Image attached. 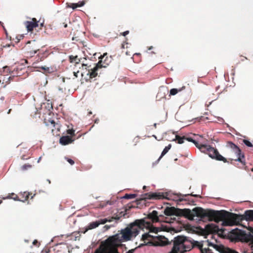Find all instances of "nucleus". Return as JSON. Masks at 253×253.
<instances>
[{
	"instance_id": "1",
	"label": "nucleus",
	"mask_w": 253,
	"mask_h": 253,
	"mask_svg": "<svg viewBox=\"0 0 253 253\" xmlns=\"http://www.w3.org/2000/svg\"><path fill=\"white\" fill-rule=\"evenodd\" d=\"M151 223L145 221V219L135 220L126 228L121 230L120 233L109 237L104 242L107 247L118 252L117 247L120 243L131 240L132 237H136L140 230L150 228Z\"/></svg>"
},
{
	"instance_id": "2",
	"label": "nucleus",
	"mask_w": 253,
	"mask_h": 253,
	"mask_svg": "<svg viewBox=\"0 0 253 253\" xmlns=\"http://www.w3.org/2000/svg\"><path fill=\"white\" fill-rule=\"evenodd\" d=\"M178 216H184L190 220H193L195 216H197L203 220H208L218 222L221 215L219 211L197 207L193 209L192 211L188 209H178Z\"/></svg>"
},
{
	"instance_id": "3",
	"label": "nucleus",
	"mask_w": 253,
	"mask_h": 253,
	"mask_svg": "<svg viewBox=\"0 0 253 253\" xmlns=\"http://www.w3.org/2000/svg\"><path fill=\"white\" fill-rule=\"evenodd\" d=\"M219 211L221 215V216L219 217V221H222L224 225H238L243 220L253 221V210H252L246 211L242 215L224 211ZM249 230L253 233V227H249Z\"/></svg>"
},
{
	"instance_id": "4",
	"label": "nucleus",
	"mask_w": 253,
	"mask_h": 253,
	"mask_svg": "<svg viewBox=\"0 0 253 253\" xmlns=\"http://www.w3.org/2000/svg\"><path fill=\"white\" fill-rule=\"evenodd\" d=\"M106 55L107 53H104L103 56H101L99 57L100 60L96 64L95 66L93 69H88V73L87 75H89L90 78L92 79L95 78L97 76L98 72L100 70H101L102 68L107 67L108 63H105V60L104 62L102 61V59Z\"/></svg>"
},
{
	"instance_id": "5",
	"label": "nucleus",
	"mask_w": 253,
	"mask_h": 253,
	"mask_svg": "<svg viewBox=\"0 0 253 253\" xmlns=\"http://www.w3.org/2000/svg\"><path fill=\"white\" fill-rule=\"evenodd\" d=\"M189 196H192L195 197H200V196L199 195H196V194H181L180 193H165V199L169 200H172L174 201L177 202H182L183 201H187L188 200V199H187V197H189Z\"/></svg>"
},
{
	"instance_id": "6",
	"label": "nucleus",
	"mask_w": 253,
	"mask_h": 253,
	"mask_svg": "<svg viewBox=\"0 0 253 253\" xmlns=\"http://www.w3.org/2000/svg\"><path fill=\"white\" fill-rule=\"evenodd\" d=\"M228 146L232 148L234 152L237 154V159H235L234 161H239L241 163L242 166L239 167L241 169H246L245 156L244 154L241 153L240 149L232 142H228Z\"/></svg>"
},
{
	"instance_id": "7",
	"label": "nucleus",
	"mask_w": 253,
	"mask_h": 253,
	"mask_svg": "<svg viewBox=\"0 0 253 253\" xmlns=\"http://www.w3.org/2000/svg\"><path fill=\"white\" fill-rule=\"evenodd\" d=\"M40 46L38 42L33 40L27 42L24 48L25 50V53L27 56L32 57L34 54L37 53L40 50Z\"/></svg>"
},
{
	"instance_id": "8",
	"label": "nucleus",
	"mask_w": 253,
	"mask_h": 253,
	"mask_svg": "<svg viewBox=\"0 0 253 253\" xmlns=\"http://www.w3.org/2000/svg\"><path fill=\"white\" fill-rule=\"evenodd\" d=\"M183 236H178L174 238L172 253H184Z\"/></svg>"
},
{
	"instance_id": "9",
	"label": "nucleus",
	"mask_w": 253,
	"mask_h": 253,
	"mask_svg": "<svg viewBox=\"0 0 253 253\" xmlns=\"http://www.w3.org/2000/svg\"><path fill=\"white\" fill-rule=\"evenodd\" d=\"M205 230L208 234H217L220 237L223 236L225 231L224 229L219 228L217 225L212 223L207 225Z\"/></svg>"
},
{
	"instance_id": "10",
	"label": "nucleus",
	"mask_w": 253,
	"mask_h": 253,
	"mask_svg": "<svg viewBox=\"0 0 253 253\" xmlns=\"http://www.w3.org/2000/svg\"><path fill=\"white\" fill-rule=\"evenodd\" d=\"M44 123L48 128L50 129L54 135H57L59 134L60 129V124L56 123L53 120H44Z\"/></svg>"
},
{
	"instance_id": "11",
	"label": "nucleus",
	"mask_w": 253,
	"mask_h": 253,
	"mask_svg": "<svg viewBox=\"0 0 253 253\" xmlns=\"http://www.w3.org/2000/svg\"><path fill=\"white\" fill-rule=\"evenodd\" d=\"M17 77L14 76H9V75H0V87L4 88L7 84L10 83L11 81H15Z\"/></svg>"
},
{
	"instance_id": "12",
	"label": "nucleus",
	"mask_w": 253,
	"mask_h": 253,
	"mask_svg": "<svg viewBox=\"0 0 253 253\" xmlns=\"http://www.w3.org/2000/svg\"><path fill=\"white\" fill-rule=\"evenodd\" d=\"M207 154L212 159H214L218 161H222L224 163L227 162L226 159L219 153L217 149L213 147H211Z\"/></svg>"
},
{
	"instance_id": "13",
	"label": "nucleus",
	"mask_w": 253,
	"mask_h": 253,
	"mask_svg": "<svg viewBox=\"0 0 253 253\" xmlns=\"http://www.w3.org/2000/svg\"><path fill=\"white\" fill-rule=\"evenodd\" d=\"M165 197V193L155 192V193H147L144 195V199H154L159 200L164 199Z\"/></svg>"
},
{
	"instance_id": "14",
	"label": "nucleus",
	"mask_w": 253,
	"mask_h": 253,
	"mask_svg": "<svg viewBox=\"0 0 253 253\" xmlns=\"http://www.w3.org/2000/svg\"><path fill=\"white\" fill-rule=\"evenodd\" d=\"M187 141L193 142L195 146L203 153L208 154L211 146L208 145L199 144L197 141L192 138H187Z\"/></svg>"
},
{
	"instance_id": "15",
	"label": "nucleus",
	"mask_w": 253,
	"mask_h": 253,
	"mask_svg": "<svg viewBox=\"0 0 253 253\" xmlns=\"http://www.w3.org/2000/svg\"><path fill=\"white\" fill-rule=\"evenodd\" d=\"M183 239L184 243V253L187 251H190L192 249H193V243L194 240L184 237L183 236Z\"/></svg>"
},
{
	"instance_id": "16",
	"label": "nucleus",
	"mask_w": 253,
	"mask_h": 253,
	"mask_svg": "<svg viewBox=\"0 0 253 253\" xmlns=\"http://www.w3.org/2000/svg\"><path fill=\"white\" fill-rule=\"evenodd\" d=\"M25 24L27 30L31 32L33 30L34 28L38 27V21L36 18H34L31 21H26Z\"/></svg>"
},
{
	"instance_id": "17",
	"label": "nucleus",
	"mask_w": 253,
	"mask_h": 253,
	"mask_svg": "<svg viewBox=\"0 0 253 253\" xmlns=\"http://www.w3.org/2000/svg\"><path fill=\"white\" fill-rule=\"evenodd\" d=\"M164 213L168 216L176 215L178 216V209L174 207H167L164 210Z\"/></svg>"
},
{
	"instance_id": "18",
	"label": "nucleus",
	"mask_w": 253,
	"mask_h": 253,
	"mask_svg": "<svg viewBox=\"0 0 253 253\" xmlns=\"http://www.w3.org/2000/svg\"><path fill=\"white\" fill-rule=\"evenodd\" d=\"M74 139L72 137L66 135L62 136L59 140L60 143L63 145H66L72 143Z\"/></svg>"
},
{
	"instance_id": "19",
	"label": "nucleus",
	"mask_w": 253,
	"mask_h": 253,
	"mask_svg": "<svg viewBox=\"0 0 253 253\" xmlns=\"http://www.w3.org/2000/svg\"><path fill=\"white\" fill-rule=\"evenodd\" d=\"M147 218L151 220V221H149V222H151V224L152 222H157L159 221L158 212L156 211H153L151 213H150L148 215ZM145 221L148 222V221Z\"/></svg>"
},
{
	"instance_id": "20",
	"label": "nucleus",
	"mask_w": 253,
	"mask_h": 253,
	"mask_svg": "<svg viewBox=\"0 0 253 253\" xmlns=\"http://www.w3.org/2000/svg\"><path fill=\"white\" fill-rule=\"evenodd\" d=\"M32 195V193H30L27 192H21L18 195V201H22L23 202L27 201L29 199L30 195Z\"/></svg>"
},
{
	"instance_id": "21",
	"label": "nucleus",
	"mask_w": 253,
	"mask_h": 253,
	"mask_svg": "<svg viewBox=\"0 0 253 253\" xmlns=\"http://www.w3.org/2000/svg\"><path fill=\"white\" fill-rule=\"evenodd\" d=\"M217 251L219 252L220 253H238L229 248H225L222 245H219V248H217Z\"/></svg>"
},
{
	"instance_id": "22",
	"label": "nucleus",
	"mask_w": 253,
	"mask_h": 253,
	"mask_svg": "<svg viewBox=\"0 0 253 253\" xmlns=\"http://www.w3.org/2000/svg\"><path fill=\"white\" fill-rule=\"evenodd\" d=\"M204 242H199L194 240L193 243V248H197L200 251V252H202V251L204 249V247L205 246L204 244Z\"/></svg>"
},
{
	"instance_id": "23",
	"label": "nucleus",
	"mask_w": 253,
	"mask_h": 253,
	"mask_svg": "<svg viewBox=\"0 0 253 253\" xmlns=\"http://www.w3.org/2000/svg\"><path fill=\"white\" fill-rule=\"evenodd\" d=\"M106 245L103 242L101 243L99 248L95 250L94 253H106Z\"/></svg>"
},
{
	"instance_id": "24",
	"label": "nucleus",
	"mask_w": 253,
	"mask_h": 253,
	"mask_svg": "<svg viewBox=\"0 0 253 253\" xmlns=\"http://www.w3.org/2000/svg\"><path fill=\"white\" fill-rule=\"evenodd\" d=\"M99 225V223H98L97 221L92 222L89 224V225L87 226V229H86V231H87L88 230H90V229L95 228L97 227Z\"/></svg>"
},
{
	"instance_id": "25",
	"label": "nucleus",
	"mask_w": 253,
	"mask_h": 253,
	"mask_svg": "<svg viewBox=\"0 0 253 253\" xmlns=\"http://www.w3.org/2000/svg\"><path fill=\"white\" fill-rule=\"evenodd\" d=\"M2 199L5 200L7 199H12L15 201H18V195L15 194L14 193H12L11 194H9L8 196L6 197H2Z\"/></svg>"
},
{
	"instance_id": "26",
	"label": "nucleus",
	"mask_w": 253,
	"mask_h": 253,
	"mask_svg": "<svg viewBox=\"0 0 253 253\" xmlns=\"http://www.w3.org/2000/svg\"><path fill=\"white\" fill-rule=\"evenodd\" d=\"M69 60L71 63H75V64H78L80 62V59L77 55H70L69 56Z\"/></svg>"
},
{
	"instance_id": "27",
	"label": "nucleus",
	"mask_w": 253,
	"mask_h": 253,
	"mask_svg": "<svg viewBox=\"0 0 253 253\" xmlns=\"http://www.w3.org/2000/svg\"><path fill=\"white\" fill-rule=\"evenodd\" d=\"M189 137H186L185 136L181 137L178 135H176L174 140L177 141L179 144H182L184 142V140H187Z\"/></svg>"
},
{
	"instance_id": "28",
	"label": "nucleus",
	"mask_w": 253,
	"mask_h": 253,
	"mask_svg": "<svg viewBox=\"0 0 253 253\" xmlns=\"http://www.w3.org/2000/svg\"><path fill=\"white\" fill-rule=\"evenodd\" d=\"M36 64L37 63L36 62H34L32 64L33 67L34 68H41L42 70H44L45 73H49L51 72V71H50V69L49 67H47L46 66L38 67L36 66Z\"/></svg>"
},
{
	"instance_id": "29",
	"label": "nucleus",
	"mask_w": 253,
	"mask_h": 253,
	"mask_svg": "<svg viewBox=\"0 0 253 253\" xmlns=\"http://www.w3.org/2000/svg\"><path fill=\"white\" fill-rule=\"evenodd\" d=\"M171 145L170 144H169L167 146H166L163 151L162 152V154L158 159V161H159L169 151V150L171 148Z\"/></svg>"
},
{
	"instance_id": "30",
	"label": "nucleus",
	"mask_w": 253,
	"mask_h": 253,
	"mask_svg": "<svg viewBox=\"0 0 253 253\" xmlns=\"http://www.w3.org/2000/svg\"><path fill=\"white\" fill-rule=\"evenodd\" d=\"M185 86H183L182 88L178 89L177 88H172L170 90V95H175L178 92L181 91L182 89L185 88Z\"/></svg>"
},
{
	"instance_id": "31",
	"label": "nucleus",
	"mask_w": 253,
	"mask_h": 253,
	"mask_svg": "<svg viewBox=\"0 0 253 253\" xmlns=\"http://www.w3.org/2000/svg\"><path fill=\"white\" fill-rule=\"evenodd\" d=\"M136 194H126L123 197L124 199H134L136 197Z\"/></svg>"
},
{
	"instance_id": "32",
	"label": "nucleus",
	"mask_w": 253,
	"mask_h": 253,
	"mask_svg": "<svg viewBox=\"0 0 253 253\" xmlns=\"http://www.w3.org/2000/svg\"><path fill=\"white\" fill-rule=\"evenodd\" d=\"M98 223H99L100 224H104L106 223L107 222H111L112 221V219H108L107 218H104V219H101L97 221Z\"/></svg>"
},
{
	"instance_id": "33",
	"label": "nucleus",
	"mask_w": 253,
	"mask_h": 253,
	"mask_svg": "<svg viewBox=\"0 0 253 253\" xmlns=\"http://www.w3.org/2000/svg\"><path fill=\"white\" fill-rule=\"evenodd\" d=\"M67 133L69 134L71 137L75 136V130L73 129H69L67 130Z\"/></svg>"
},
{
	"instance_id": "34",
	"label": "nucleus",
	"mask_w": 253,
	"mask_h": 253,
	"mask_svg": "<svg viewBox=\"0 0 253 253\" xmlns=\"http://www.w3.org/2000/svg\"><path fill=\"white\" fill-rule=\"evenodd\" d=\"M244 143L248 147H252L253 146V144L251 142L246 139H243V140Z\"/></svg>"
},
{
	"instance_id": "35",
	"label": "nucleus",
	"mask_w": 253,
	"mask_h": 253,
	"mask_svg": "<svg viewBox=\"0 0 253 253\" xmlns=\"http://www.w3.org/2000/svg\"><path fill=\"white\" fill-rule=\"evenodd\" d=\"M201 253H212V252L208 247H205Z\"/></svg>"
},
{
	"instance_id": "36",
	"label": "nucleus",
	"mask_w": 253,
	"mask_h": 253,
	"mask_svg": "<svg viewBox=\"0 0 253 253\" xmlns=\"http://www.w3.org/2000/svg\"><path fill=\"white\" fill-rule=\"evenodd\" d=\"M67 7H70V8H73V9L77 8L75 3H67Z\"/></svg>"
},
{
	"instance_id": "37",
	"label": "nucleus",
	"mask_w": 253,
	"mask_h": 253,
	"mask_svg": "<svg viewBox=\"0 0 253 253\" xmlns=\"http://www.w3.org/2000/svg\"><path fill=\"white\" fill-rule=\"evenodd\" d=\"M206 244V246L209 247V246H212L216 250H217V248H219V245H214L210 243H205Z\"/></svg>"
},
{
	"instance_id": "38",
	"label": "nucleus",
	"mask_w": 253,
	"mask_h": 253,
	"mask_svg": "<svg viewBox=\"0 0 253 253\" xmlns=\"http://www.w3.org/2000/svg\"><path fill=\"white\" fill-rule=\"evenodd\" d=\"M75 4H76V7L77 8V7H82L83 5H84V4H85V2L84 1H80L78 3H76Z\"/></svg>"
},
{
	"instance_id": "39",
	"label": "nucleus",
	"mask_w": 253,
	"mask_h": 253,
	"mask_svg": "<svg viewBox=\"0 0 253 253\" xmlns=\"http://www.w3.org/2000/svg\"><path fill=\"white\" fill-rule=\"evenodd\" d=\"M32 166L31 165H29V164H25L24 165H23L22 167V169L23 170H26V169H28L29 168H31Z\"/></svg>"
},
{
	"instance_id": "40",
	"label": "nucleus",
	"mask_w": 253,
	"mask_h": 253,
	"mask_svg": "<svg viewBox=\"0 0 253 253\" xmlns=\"http://www.w3.org/2000/svg\"><path fill=\"white\" fill-rule=\"evenodd\" d=\"M3 71L6 73H9L10 72V68L8 66H5L3 67Z\"/></svg>"
},
{
	"instance_id": "41",
	"label": "nucleus",
	"mask_w": 253,
	"mask_h": 253,
	"mask_svg": "<svg viewBox=\"0 0 253 253\" xmlns=\"http://www.w3.org/2000/svg\"><path fill=\"white\" fill-rule=\"evenodd\" d=\"M65 159L67 160V161L71 165H73L75 164L74 161L68 158H65Z\"/></svg>"
},
{
	"instance_id": "42",
	"label": "nucleus",
	"mask_w": 253,
	"mask_h": 253,
	"mask_svg": "<svg viewBox=\"0 0 253 253\" xmlns=\"http://www.w3.org/2000/svg\"><path fill=\"white\" fill-rule=\"evenodd\" d=\"M150 237L148 234H144L142 235V239L144 240H148V238Z\"/></svg>"
},
{
	"instance_id": "43",
	"label": "nucleus",
	"mask_w": 253,
	"mask_h": 253,
	"mask_svg": "<svg viewBox=\"0 0 253 253\" xmlns=\"http://www.w3.org/2000/svg\"><path fill=\"white\" fill-rule=\"evenodd\" d=\"M128 33H129V31H126L121 33V34L122 35L124 36H126L127 34H128Z\"/></svg>"
},
{
	"instance_id": "44",
	"label": "nucleus",
	"mask_w": 253,
	"mask_h": 253,
	"mask_svg": "<svg viewBox=\"0 0 253 253\" xmlns=\"http://www.w3.org/2000/svg\"><path fill=\"white\" fill-rule=\"evenodd\" d=\"M119 219H120V217H119L118 216H116L115 217H112L111 218H110V219H112V220L113 219L119 220Z\"/></svg>"
},
{
	"instance_id": "45",
	"label": "nucleus",
	"mask_w": 253,
	"mask_h": 253,
	"mask_svg": "<svg viewBox=\"0 0 253 253\" xmlns=\"http://www.w3.org/2000/svg\"><path fill=\"white\" fill-rule=\"evenodd\" d=\"M38 243V241H37V240H35L33 241V244L34 245H37Z\"/></svg>"
},
{
	"instance_id": "46",
	"label": "nucleus",
	"mask_w": 253,
	"mask_h": 253,
	"mask_svg": "<svg viewBox=\"0 0 253 253\" xmlns=\"http://www.w3.org/2000/svg\"><path fill=\"white\" fill-rule=\"evenodd\" d=\"M125 43H126V42H124V43H123L122 44V45H121V47H122V48H125ZM126 44H127V42H126Z\"/></svg>"
},
{
	"instance_id": "47",
	"label": "nucleus",
	"mask_w": 253,
	"mask_h": 253,
	"mask_svg": "<svg viewBox=\"0 0 253 253\" xmlns=\"http://www.w3.org/2000/svg\"><path fill=\"white\" fill-rule=\"evenodd\" d=\"M64 27L65 28H67V24L64 23Z\"/></svg>"
},
{
	"instance_id": "48",
	"label": "nucleus",
	"mask_w": 253,
	"mask_h": 253,
	"mask_svg": "<svg viewBox=\"0 0 253 253\" xmlns=\"http://www.w3.org/2000/svg\"><path fill=\"white\" fill-rule=\"evenodd\" d=\"M87 65L86 64H82V66L84 67V66H86Z\"/></svg>"
},
{
	"instance_id": "49",
	"label": "nucleus",
	"mask_w": 253,
	"mask_h": 253,
	"mask_svg": "<svg viewBox=\"0 0 253 253\" xmlns=\"http://www.w3.org/2000/svg\"><path fill=\"white\" fill-rule=\"evenodd\" d=\"M154 126L155 128H156V127H157V124H154Z\"/></svg>"
},
{
	"instance_id": "50",
	"label": "nucleus",
	"mask_w": 253,
	"mask_h": 253,
	"mask_svg": "<svg viewBox=\"0 0 253 253\" xmlns=\"http://www.w3.org/2000/svg\"><path fill=\"white\" fill-rule=\"evenodd\" d=\"M74 75L77 77V73L74 72Z\"/></svg>"
},
{
	"instance_id": "51",
	"label": "nucleus",
	"mask_w": 253,
	"mask_h": 253,
	"mask_svg": "<svg viewBox=\"0 0 253 253\" xmlns=\"http://www.w3.org/2000/svg\"><path fill=\"white\" fill-rule=\"evenodd\" d=\"M11 109H9L8 110V114L10 113V111H11Z\"/></svg>"
},
{
	"instance_id": "52",
	"label": "nucleus",
	"mask_w": 253,
	"mask_h": 253,
	"mask_svg": "<svg viewBox=\"0 0 253 253\" xmlns=\"http://www.w3.org/2000/svg\"><path fill=\"white\" fill-rule=\"evenodd\" d=\"M35 195V194H34L33 196H32L31 197V199H33Z\"/></svg>"
},
{
	"instance_id": "53",
	"label": "nucleus",
	"mask_w": 253,
	"mask_h": 253,
	"mask_svg": "<svg viewBox=\"0 0 253 253\" xmlns=\"http://www.w3.org/2000/svg\"><path fill=\"white\" fill-rule=\"evenodd\" d=\"M2 200H0V205L2 203Z\"/></svg>"
},
{
	"instance_id": "54",
	"label": "nucleus",
	"mask_w": 253,
	"mask_h": 253,
	"mask_svg": "<svg viewBox=\"0 0 253 253\" xmlns=\"http://www.w3.org/2000/svg\"><path fill=\"white\" fill-rule=\"evenodd\" d=\"M43 23H41V26L42 27V26H43Z\"/></svg>"
},
{
	"instance_id": "55",
	"label": "nucleus",
	"mask_w": 253,
	"mask_h": 253,
	"mask_svg": "<svg viewBox=\"0 0 253 253\" xmlns=\"http://www.w3.org/2000/svg\"><path fill=\"white\" fill-rule=\"evenodd\" d=\"M152 46H151V47H150V48H149V50H150V49H152Z\"/></svg>"
},
{
	"instance_id": "56",
	"label": "nucleus",
	"mask_w": 253,
	"mask_h": 253,
	"mask_svg": "<svg viewBox=\"0 0 253 253\" xmlns=\"http://www.w3.org/2000/svg\"><path fill=\"white\" fill-rule=\"evenodd\" d=\"M146 188V186H143V189H145Z\"/></svg>"
},
{
	"instance_id": "57",
	"label": "nucleus",
	"mask_w": 253,
	"mask_h": 253,
	"mask_svg": "<svg viewBox=\"0 0 253 253\" xmlns=\"http://www.w3.org/2000/svg\"><path fill=\"white\" fill-rule=\"evenodd\" d=\"M42 60H43V59H42V58H41L40 60H41V61H42Z\"/></svg>"
},
{
	"instance_id": "58",
	"label": "nucleus",
	"mask_w": 253,
	"mask_h": 253,
	"mask_svg": "<svg viewBox=\"0 0 253 253\" xmlns=\"http://www.w3.org/2000/svg\"><path fill=\"white\" fill-rule=\"evenodd\" d=\"M105 227H106V228H109V227L107 226V225H105Z\"/></svg>"
},
{
	"instance_id": "59",
	"label": "nucleus",
	"mask_w": 253,
	"mask_h": 253,
	"mask_svg": "<svg viewBox=\"0 0 253 253\" xmlns=\"http://www.w3.org/2000/svg\"><path fill=\"white\" fill-rule=\"evenodd\" d=\"M105 227H106V228H109V227L107 226V225H105Z\"/></svg>"
},
{
	"instance_id": "60",
	"label": "nucleus",
	"mask_w": 253,
	"mask_h": 253,
	"mask_svg": "<svg viewBox=\"0 0 253 253\" xmlns=\"http://www.w3.org/2000/svg\"><path fill=\"white\" fill-rule=\"evenodd\" d=\"M105 227H106V228H109V227L107 226V225H105Z\"/></svg>"
},
{
	"instance_id": "61",
	"label": "nucleus",
	"mask_w": 253,
	"mask_h": 253,
	"mask_svg": "<svg viewBox=\"0 0 253 253\" xmlns=\"http://www.w3.org/2000/svg\"><path fill=\"white\" fill-rule=\"evenodd\" d=\"M251 170H252V171H253V168H252V169H251Z\"/></svg>"
}]
</instances>
